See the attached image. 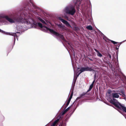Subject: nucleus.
Instances as JSON below:
<instances>
[{"instance_id": "obj_1", "label": "nucleus", "mask_w": 126, "mask_h": 126, "mask_svg": "<svg viewBox=\"0 0 126 126\" xmlns=\"http://www.w3.org/2000/svg\"><path fill=\"white\" fill-rule=\"evenodd\" d=\"M4 17L10 23H16V24H18L24 22L27 24L34 26L35 27L38 26L44 29L45 31H49V29L47 27V24L43 20L40 18L39 19L43 23V24L40 23H37L34 22L27 14L25 15L23 14H21L19 15L14 16L11 18L7 16H4L2 14H0V19ZM0 32L6 34H10V33L8 32H5L0 29Z\"/></svg>"}, {"instance_id": "obj_2", "label": "nucleus", "mask_w": 126, "mask_h": 126, "mask_svg": "<svg viewBox=\"0 0 126 126\" xmlns=\"http://www.w3.org/2000/svg\"><path fill=\"white\" fill-rule=\"evenodd\" d=\"M112 99L110 101V102L114 105L118 109V110L121 112L120 110H122L126 112V107L122 106L117 101L114 99L115 98H118L119 95H121L120 93H113L112 94Z\"/></svg>"}, {"instance_id": "obj_3", "label": "nucleus", "mask_w": 126, "mask_h": 126, "mask_svg": "<svg viewBox=\"0 0 126 126\" xmlns=\"http://www.w3.org/2000/svg\"><path fill=\"white\" fill-rule=\"evenodd\" d=\"M64 13L68 14L71 15H74L76 12L75 6L71 4L65 6L63 10Z\"/></svg>"}, {"instance_id": "obj_4", "label": "nucleus", "mask_w": 126, "mask_h": 126, "mask_svg": "<svg viewBox=\"0 0 126 126\" xmlns=\"http://www.w3.org/2000/svg\"><path fill=\"white\" fill-rule=\"evenodd\" d=\"M30 2L31 3V4L30 3H29L27 4L26 5L24 9L25 10L26 9L27 10H28L30 11V12H31L33 11L32 10H31V4H32V9H33V8H36V7L32 1L30 0Z\"/></svg>"}, {"instance_id": "obj_5", "label": "nucleus", "mask_w": 126, "mask_h": 126, "mask_svg": "<svg viewBox=\"0 0 126 126\" xmlns=\"http://www.w3.org/2000/svg\"><path fill=\"white\" fill-rule=\"evenodd\" d=\"M22 28V26H20L19 27V26H16V29L17 30V32H13L12 33H13L12 34H11L10 33V34H9V35H10L11 34L13 36H14V43L15 42V41L16 40V38L17 39V40H18L17 37L18 36L20 35V34L19 32H18V31H21V29Z\"/></svg>"}, {"instance_id": "obj_6", "label": "nucleus", "mask_w": 126, "mask_h": 126, "mask_svg": "<svg viewBox=\"0 0 126 126\" xmlns=\"http://www.w3.org/2000/svg\"><path fill=\"white\" fill-rule=\"evenodd\" d=\"M94 71L93 69H92V67H90L88 66H86L85 67H83L81 68L80 69V73L85 71Z\"/></svg>"}, {"instance_id": "obj_7", "label": "nucleus", "mask_w": 126, "mask_h": 126, "mask_svg": "<svg viewBox=\"0 0 126 126\" xmlns=\"http://www.w3.org/2000/svg\"><path fill=\"white\" fill-rule=\"evenodd\" d=\"M59 19L63 23L65 24L67 27H71V26L67 21L62 19L61 17H59Z\"/></svg>"}, {"instance_id": "obj_8", "label": "nucleus", "mask_w": 126, "mask_h": 126, "mask_svg": "<svg viewBox=\"0 0 126 126\" xmlns=\"http://www.w3.org/2000/svg\"><path fill=\"white\" fill-rule=\"evenodd\" d=\"M80 73H78V72L77 73H76L75 72H74L73 79V83L74 84H75L78 77Z\"/></svg>"}, {"instance_id": "obj_9", "label": "nucleus", "mask_w": 126, "mask_h": 126, "mask_svg": "<svg viewBox=\"0 0 126 126\" xmlns=\"http://www.w3.org/2000/svg\"><path fill=\"white\" fill-rule=\"evenodd\" d=\"M103 39H104L105 41L106 42H108V40H109V41H110L112 43H113L114 44H117L118 43L117 42H115L113 40H109L108 38H107L106 37L104 36L103 37Z\"/></svg>"}, {"instance_id": "obj_10", "label": "nucleus", "mask_w": 126, "mask_h": 126, "mask_svg": "<svg viewBox=\"0 0 126 126\" xmlns=\"http://www.w3.org/2000/svg\"><path fill=\"white\" fill-rule=\"evenodd\" d=\"M82 0H77L76 2H74L75 3V5L78 6H77V8L79 6V5L80 4Z\"/></svg>"}, {"instance_id": "obj_11", "label": "nucleus", "mask_w": 126, "mask_h": 126, "mask_svg": "<svg viewBox=\"0 0 126 126\" xmlns=\"http://www.w3.org/2000/svg\"><path fill=\"white\" fill-rule=\"evenodd\" d=\"M57 25L58 26L60 29H64L65 28V27L62 24H57Z\"/></svg>"}, {"instance_id": "obj_12", "label": "nucleus", "mask_w": 126, "mask_h": 126, "mask_svg": "<svg viewBox=\"0 0 126 126\" xmlns=\"http://www.w3.org/2000/svg\"><path fill=\"white\" fill-rule=\"evenodd\" d=\"M94 50L97 53V55L98 56L100 57H101L102 56H103L96 49H94Z\"/></svg>"}, {"instance_id": "obj_13", "label": "nucleus", "mask_w": 126, "mask_h": 126, "mask_svg": "<svg viewBox=\"0 0 126 126\" xmlns=\"http://www.w3.org/2000/svg\"><path fill=\"white\" fill-rule=\"evenodd\" d=\"M59 119H56L53 123L51 126H55L57 123L59 121Z\"/></svg>"}, {"instance_id": "obj_14", "label": "nucleus", "mask_w": 126, "mask_h": 126, "mask_svg": "<svg viewBox=\"0 0 126 126\" xmlns=\"http://www.w3.org/2000/svg\"><path fill=\"white\" fill-rule=\"evenodd\" d=\"M86 28L87 29L89 30H93V27L91 25L87 26Z\"/></svg>"}, {"instance_id": "obj_15", "label": "nucleus", "mask_w": 126, "mask_h": 126, "mask_svg": "<svg viewBox=\"0 0 126 126\" xmlns=\"http://www.w3.org/2000/svg\"><path fill=\"white\" fill-rule=\"evenodd\" d=\"M93 85L91 84L90 86L89 89L87 90V92H88L90 91L93 87Z\"/></svg>"}, {"instance_id": "obj_16", "label": "nucleus", "mask_w": 126, "mask_h": 126, "mask_svg": "<svg viewBox=\"0 0 126 126\" xmlns=\"http://www.w3.org/2000/svg\"><path fill=\"white\" fill-rule=\"evenodd\" d=\"M121 93L122 94V96L123 97H126V95L124 94V92L123 91H121Z\"/></svg>"}, {"instance_id": "obj_17", "label": "nucleus", "mask_w": 126, "mask_h": 126, "mask_svg": "<svg viewBox=\"0 0 126 126\" xmlns=\"http://www.w3.org/2000/svg\"><path fill=\"white\" fill-rule=\"evenodd\" d=\"M70 108V107H68L67 109L65 110L67 112L68 110H69Z\"/></svg>"}, {"instance_id": "obj_18", "label": "nucleus", "mask_w": 126, "mask_h": 126, "mask_svg": "<svg viewBox=\"0 0 126 126\" xmlns=\"http://www.w3.org/2000/svg\"><path fill=\"white\" fill-rule=\"evenodd\" d=\"M70 101L68 100L67 103L66 104V106H67L69 104V103H70Z\"/></svg>"}, {"instance_id": "obj_19", "label": "nucleus", "mask_w": 126, "mask_h": 126, "mask_svg": "<svg viewBox=\"0 0 126 126\" xmlns=\"http://www.w3.org/2000/svg\"><path fill=\"white\" fill-rule=\"evenodd\" d=\"M72 94L70 96V97H69V98L68 99V100H70V101L71 100V99L72 98Z\"/></svg>"}, {"instance_id": "obj_20", "label": "nucleus", "mask_w": 126, "mask_h": 126, "mask_svg": "<svg viewBox=\"0 0 126 126\" xmlns=\"http://www.w3.org/2000/svg\"><path fill=\"white\" fill-rule=\"evenodd\" d=\"M80 98H81V97H77L76 98V100H75V102L76 101H77L78 100L80 99Z\"/></svg>"}, {"instance_id": "obj_21", "label": "nucleus", "mask_w": 126, "mask_h": 126, "mask_svg": "<svg viewBox=\"0 0 126 126\" xmlns=\"http://www.w3.org/2000/svg\"><path fill=\"white\" fill-rule=\"evenodd\" d=\"M85 94H84V93H83L81 94L80 95V97H81L82 96H83Z\"/></svg>"}, {"instance_id": "obj_22", "label": "nucleus", "mask_w": 126, "mask_h": 126, "mask_svg": "<svg viewBox=\"0 0 126 126\" xmlns=\"http://www.w3.org/2000/svg\"><path fill=\"white\" fill-rule=\"evenodd\" d=\"M108 57H109V58H110L111 59V55L110 54H108Z\"/></svg>"}, {"instance_id": "obj_23", "label": "nucleus", "mask_w": 126, "mask_h": 126, "mask_svg": "<svg viewBox=\"0 0 126 126\" xmlns=\"http://www.w3.org/2000/svg\"><path fill=\"white\" fill-rule=\"evenodd\" d=\"M66 112L64 110L63 112L62 113V114L63 115L64 114H65V113Z\"/></svg>"}, {"instance_id": "obj_24", "label": "nucleus", "mask_w": 126, "mask_h": 126, "mask_svg": "<svg viewBox=\"0 0 126 126\" xmlns=\"http://www.w3.org/2000/svg\"><path fill=\"white\" fill-rule=\"evenodd\" d=\"M111 90H109L108 92V93L109 94H110L111 92Z\"/></svg>"}, {"instance_id": "obj_25", "label": "nucleus", "mask_w": 126, "mask_h": 126, "mask_svg": "<svg viewBox=\"0 0 126 126\" xmlns=\"http://www.w3.org/2000/svg\"><path fill=\"white\" fill-rule=\"evenodd\" d=\"M95 79H94V80L92 82V84H93V85H94V82H95Z\"/></svg>"}, {"instance_id": "obj_26", "label": "nucleus", "mask_w": 126, "mask_h": 126, "mask_svg": "<svg viewBox=\"0 0 126 126\" xmlns=\"http://www.w3.org/2000/svg\"><path fill=\"white\" fill-rule=\"evenodd\" d=\"M96 77V74H95V75L94 76V79H95V80Z\"/></svg>"}, {"instance_id": "obj_27", "label": "nucleus", "mask_w": 126, "mask_h": 126, "mask_svg": "<svg viewBox=\"0 0 126 126\" xmlns=\"http://www.w3.org/2000/svg\"><path fill=\"white\" fill-rule=\"evenodd\" d=\"M120 46V45H118L117 46V47H118V48H119V47Z\"/></svg>"}, {"instance_id": "obj_28", "label": "nucleus", "mask_w": 126, "mask_h": 126, "mask_svg": "<svg viewBox=\"0 0 126 126\" xmlns=\"http://www.w3.org/2000/svg\"><path fill=\"white\" fill-rule=\"evenodd\" d=\"M74 56L75 55V53H74Z\"/></svg>"}, {"instance_id": "obj_29", "label": "nucleus", "mask_w": 126, "mask_h": 126, "mask_svg": "<svg viewBox=\"0 0 126 126\" xmlns=\"http://www.w3.org/2000/svg\"><path fill=\"white\" fill-rule=\"evenodd\" d=\"M79 69V68H78V69Z\"/></svg>"}, {"instance_id": "obj_30", "label": "nucleus", "mask_w": 126, "mask_h": 126, "mask_svg": "<svg viewBox=\"0 0 126 126\" xmlns=\"http://www.w3.org/2000/svg\"><path fill=\"white\" fill-rule=\"evenodd\" d=\"M117 48V49H118V48H117H117Z\"/></svg>"}, {"instance_id": "obj_31", "label": "nucleus", "mask_w": 126, "mask_h": 126, "mask_svg": "<svg viewBox=\"0 0 126 126\" xmlns=\"http://www.w3.org/2000/svg\"><path fill=\"white\" fill-rule=\"evenodd\" d=\"M69 45H70V44L69 43L68 44Z\"/></svg>"}]
</instances>
